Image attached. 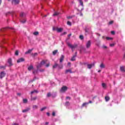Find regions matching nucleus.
<instances>
[{"label": "nucleus", "mask_w": 125, "mask_h": 125, "mask_svg": "<svg viewBox=\"0 0 125 125\" xmlns=\"http://www.w3.org/2000/svg\"><path fill=\"white\" fill-rule=\"evenodd\" d=\"M67 44L70 48H71V49H74V48H77L78 47V44H74V45L71 44L70 42H67Z\"/></svg>", "instance_id": "obj_1"}, {"label": "nucleus", "mask_w": 125, "mask_h": 125, "mask_svg": "<svg viewBox=\"0 0 125 125\" xmlns=\"http://www.w3.org/2000/svg\"><path fill=\"white\" fill-rule=\"evenodd\" d=\"M46 61H42V62H40V63L39 64V65L37 66V69H40V68H41V67H42V66L43 65H44V64H45L46 63Z\"/></svg>", "instance_id": "obj_2"}, {"label": "nucleus", "mask_w": 125, "mask_h": 125, "mask_svg": "<svg viewBox=\"0 0 125 125\" xmlns=\"http://www.w3.org/2000/svg\"><path fill=\"white\" fill-rule=\"evenodd\" d=\"M91 45V41L89 40L86 43V48H89Z\"/></svg>", "instance_id": "obj_3"}, {"label": "nucleus", "mask_w": 125, "mask_h": 125, "mask_svg": "<svg viewBox=\"0 0 125 125\" xmlns=\"http://www.w3.org/2000/svg\"><path fill=\"white\" fill-rule=\"evenodd\" d=\"M67 89H68L67 86H63L61 89V92H65Z\"/></svg>", "instance_id": "obj_4"}, {"label": "nucleus", "mask_w": 125, "mask_h": 125, "mask_svg": "<svg viewBox=\"0 0 125 125\" xmlns=\"http://www.w3.org/2000/svg\"><path fill=\"white\" fill-rule=\"evenodd\" d=\"M5 75H6V74L5 73V72H4V71L1 72L0 73V79H2V78H4V77H5Z\"/></svg>", "instance_id": "obj_5"}, {"label": "nucleus", "mask_w": 125, "mask_h": 125, "mask_svg": "<svg viewBox=\"0 0 125 125\" xmlns=\"http://www.w3.org/2000/svg\"><path fill=\"white\" fill-rule=\"evenodd\" d=\"M24 61H25V59L23 58H21L17 60V63H20L21 62H24Z\"/></svg>", "instance_id": "obj_6"}, {"label": "nucleus", "mask_w": 125, "mask_h": 125, "mask_svg": "<svg viewBox=\"0 0 125 125\" xmlns=\"http://www.w3.org/2000/svg\"><path fill=\"white\" fill-rule=\"evenodd\" d=\"M87 67H88V69H91V68H92V67H94V63H92L90 64H87Z\"/></svg>", "instance_id": "obj_7"}, {"label": "nucleus", "mask_w": 125, "mask_h": 125, "mask_svg": "<svg viewBox=\"0 0 125 125\" xmlns=\"http://www.w3.org/2000/svg\"><path fill=\"white\" fill-rule=\"evenodd\" d=\"M64 61V55H62L60 59V63H62Z\"/></svg>", "instance_id": "obj_8"}, {"label": "nucleus", "mask_w": 125, "mask_h": 125, "mask_svg": "<svg viewBox=\"0 0 125 125\" xmlns=\"http://www.w3.org/2000/svg\"><path fill=\"white\" fill-rule=\"evenodd\" d=\"M19 2V0H12V3H14V4H18Z\"/></svg>", "instance_id": "obj_9"}, {"label": "nucleus", "mask_w": 125, "mask_h": 125, "mask_svg": "<svg viewBox=\"0 0 125 125\" xmlns=\"http://www.w3.org/2000/svg\"><path fill=\"white\" fill-rule=\"evenodd\" d=\"M89 103H92V102L91 101H89L88 103H84L83 104L82 106L84 107V106H85L86 105H88Z\"/></svg>", "instance_id": "obj_10"}, {"label": "nucleus", "mask_w": 125, "mask_h": 125, "mask_svg": "<svg viewBox=\"0 0 125 125\" xmlns=\"http://www.w3.org/2000/svg\"><path fill=\"white\" fill-rule=\"evenodd\" d=\"M25 16H26V13H25L23 12H21V13H20L21 17H25Z\"/></svg>", "instance_id": "obj_11"}, {"label": "nucleus", "mask_w": 125, "mask_h": 125, "mask_svg": "<svg viewBox=\"0 0 125 125\" xmlns=\"http://www.w3.org/2000/svg\"><path fill=\"white\" fill-rule=\"evenodd\" d=\"M8 63L10 66H12V61L11 60V59H9L8 60Z\"/></svg>", "instance_id": "obj_12"}, {"label": "nucleus", "mask_w": 125, "mask_h": 125, "mask_svg": "<svg viewBox=\"0 0 125 125\" xmlns=\"http://www.w3.org/2000/svg\"><path fill=\"white\" fill-rule=\"evenodd\" d=\"M104 99H105L106 102H108V101H109V100H110V97H109L108 96H106L104 97Z\"/></svg>", "instance_id": "obj_13"}, {"label": "nucleus", "mask_w": 125, "mask_h": 125, "mask_svg": "<svg viewBox=\"0 0 125 125\" xmlns=\"http://www.w3.org/2000/svg\"><path fill=\"white\" fill-rule=\"evenodd\" d=\"M34 69V66L33 65H30L28 67V71H31V70H33Z\"/></svg>", "instance_id": "obj_14"}, {"label": "nucleus", "mask_w": 125, "mask_h": 125, "mask_svg": "<svg viewBox=\"0 0 125 125\" xmlns=\"http://www.w3.org/2000/svg\"><path fill=\"white\" fill-rule=\"evenodd\" d=\"M76 57H77V55H74L71 59V61H75L76 60Z\"/></svg>", "instance_id": "obj_15"}, {"label": "nucleus", "mask_w": 125, "mask_h": 125, "mask_svg": "<svg viewBox=\"0 0 125 125\" xmlns=\"http://www.w3.org/2000/svg\"><path fill=\"white\" fill-rule=\"evenodd\" d=\"M70 73V74H72L73 72L72 71V70L71 69H67L65 70V74H67V73Z\"/></svg>", "instance_id": "obj_16"}, {"label": "nucleus", "mask_w": 125, "mask_h": 125, "mask_svg": "<svg viewBox=\"0 0 125 125\" xmlns=\"http://www.w3.org/2000/svg\"><path fill=\"white\" fill-rule=\"evenodd\" d=\"M78 1L79 2L80 5L83 7V0H78Z\"/></svg>", "instance_id": "obj_17"}, {"label": "nucleus", "mask_w": 125, "mask_h": 125, "mask_svg": "<svg viewBox=\"0 0 125 125\" xmlns=\"http://www.w3.org/2000/svg\"><path fill=\"white\" fill-rule=\"evenodd\" d=\"M39 91L37 90H34L31 92V94H34V93H38Z\"/></svg>", "instance_id": "obj_18"}, {"label": "nucleus", "mask_w": 125, "mask_h": 125, "mask_svg": "<svg viewBox=\"0 0 125 125\" xmlns=\"http://www.w3.org/2000/svg\"><path fill=\"white\" fill-rule=\"evenodd\" d=\"M28 111H30V108H27L25 109H24L22 110L23 113H26V112H28Z\"/></svg>", "instance_id": "obj_19"}, {"label": "nucleus", "mask_w": 125, "mask_h": 125, "mask_svg": "<svg viewBox=\"0 0 125 125\" xmlns=\"http://www.w3.org/2000/svg\"><path fill=\"white\" fill-rule=\"evenodd\" d=\"M65 106L68 108L70 106V103L69 102H66L65 104Z\"/></svg>", "instance_id": "obj_20"}, {"label": "nucleus", "mask_w": 125, "mask_h": 125, "mask_svg": "<svg viewBox=\"0 0 125 125\" xmlns=\"http://www.w3.org/2000/svg\"><path fill=\"white\" fill-rule=\"evenodd\" d=\"M33 49H29L27 51H26L25 52L26 54H29V53H31V52H32V51L33 50Z\"/></svg>", "instance_id": "obj_21"}, {"label": "nucleus", "mask_w": 125, "mask_h": 125, "mask_svg": "<svg viewBox=\"0 0 125 125\" xmlns=\"http://www.w3.org/2000/svg\"><path fill=\"white\" fill-rule=\"evenodd\" d=\"M120 70L121 72H125V66H121L120 67Z\"/></svg>", "instance_id": "obj_22"}, {"label": "nucleus", "mask_w": 125, "mask_h": 125, "mask_svg": "<svg viewBox=\"0 0 125 125\" xmlns=\"http://www.w3.org/2000/svg\"><path fill=\"white\" fill-rule=\"evenodd\" d=\"M63 29L60 28H57V31L58 32V33H61V32H62Z\"/></svg>", "instance_id": "obj_23"}, {"label": "nucleus", "mask_w": 125, "mask_h": 125, "mask_svg": "<svg viewBox=\"0 0 125 125\" xmlns=\"http://www.w3.org/2000/svg\"><path fill=\"white\" fill-rule=\"evenodd\" d=\"M53 69H55V68H58V64L55 63V64L53 66Z\"/></svg>", "instance_id": "obj_24"}, {"label": "nucleus", "mask_w": 125, "mask_h": 125, "mask_svg": "<svg viewBox=\"0 0 125 125\" xmlns=\"http://www.w3.org/2000/svg\"><path fill=\"white\" fill-rule=\"evenodd\" d=\"M62 68H63V65L58 64V69H62Z\"/></svg>", "instance_id": "obj_25"}, {"label": "nucleus", "mask_w": 125, "mask_h": 125, "mask_svg": "<svg viewBox=\"0 0 125 125\" xmlns=\"http://www.w3.org/2000/svg\"><path fill=\"white\" fill-rule=\"evenodd\" d=\"M59 12H55L53 15V16H57V15H59Z\"/></svg>", "instance_id": "obj_26"}, {"label": "nucleus", "mask_w": 125, "mask_h": 125, "mask_svg": "<svg viewBox=\"0 0 125 125\" xmlns=\"http://www.w3.org/2000/svg\"><path fill=\"white\" fill-rule=\"evenodd\" d=\"M57 52H58V50H55L53 51V54L54 55H56V53H57Z\"/></svg>", "instance_id": "obj_27"}, {"label": "nucleus", "mask_w": 125, "mask_h": 125, "mask_svg": "<svg viewBox=\"0 0 125 125\" xmlns=\"http://www.w3.org/2000/svg\"><path fill=\"white\" fill-rule=\"evenodd\" d=\"M100 68H101L102 69H104V68H105V65H104V64L101 63V64L100 65Z\"/></svg>", "instance_id": "obj_28"}, {"label": "nucleus", "mask_w": 125, "mask_h": 125, "mask_svg": "<svg viewBox=\"0 0 125 125\" xmlns=\"http://www.w3.org/2000/svg\"><path fill=\"white\" fill-rule=\"evenodd\" d=\"M26 19H23L22 21H21V23H22V24H24V23H26Z\"/></svg>", "instance_id": "obj_29"}, {"label": "nucleus", "mask_w": 125, "mask_h": 125, "mask_svg": "<svg viewBox=\"0 0 125 125\" xmlns=\"http://www.w3.org/2000/svg\"><path fill=\"white\" fill-rule=\"evenodd\" d=\"M5 29H10L11 30H12L13 31H15V29H14V28L13 27H6Z\"/></svg>", "instance_id": "obj_30"}, {"label": "nucleus", "mask_w": 125, "mask_h": 125, "mask_svg": "<svg viewBox=\"0 0 125 125\" xmlns=\"http://www.w3.org/2000/svg\"><path fill=\"white\" fill-rule=\"evenodd\" d=\"M38 70H35L33 72V74L34 75H36V74H38Z\"/></svg>", "instance_id": "obj_31"}, {"label": "nucleus", "mask_w": 125, "mask_h": 125, "mask_svg": "<svg viewBox=\"0 0 125 125\" xmlns=\"http://www.w3.org/2000/svg\"><path fill=\"white\" fill-rule=\"evenodd\" d=\"M102 86L104 88H106V84H105V83H103Z\"/></svg>", "instance_id": "obj_32"}, {"label": "nucleus", "mask_w": 125, "mask_h": 125, "mask_svg": "<svg viewBox=\"0 0 125 125\" xmlns=\"http://www.w3.org/2000/svg\"><path fill=\"white\" fill-rule=\"evenodd\" d=\"M67 25H68V26H72V23L71 22H70L69 21H68L67 22Z\"/></svg>", "instance_id": "obj_33"}, {"label": "nucleus", "mask_w": 125, "mask_h": 125, "mask_svg": "<svg viewBox=\"0 0 125 125\" xmlns=\"http://www.w3.org/2000/svg\"><path fill=\"white\" fill-rule=\"evenodd\" d=\"M7 14H14V12H8L6 13V15H7Z\"/></svg>", "instance_id": "obj_34"}, {"label": "nucleus", "mask_w": 125, "mask_h": 125, "mask_svg": "<svg viewBox=\"0 0 125 125\" xmlns=\"http://www.w3.org/2000/svg\"><path fill=\"white\" fill-rule=\"evenodd\" d=\"M23 103H27V102H28V100L26 99H24L23 100Z\"/></svg>", "instance_id": "obj_35"}, {"label": "nucleus", "mask_w": 125, "mask_h": 125, "mask_svg": "<svg viewBox=\"0 0 125 125\" xmlns=\"http://www.w3.org/2000/svg\"><path fill=\"white\" fill-rule=\"evenodd\" d=\"M38 34H39V32H35L33 33V35H34V36H38Z\"/></svg>", "instance_id": "obj_36"}, {"label": "nucleus", "mask_w": 125, "mask_h": 125, "mask_svg": "<svg viewBox=\"0 0 125 125\" xmlns=\"http://www.w3.org/2000/svg\"><path fill=\"white\" fill-rule=\"evenodd\" d=\"M51 95V93H48V94H47V97H50Z\"/></svg>", "instance_id": "obj_37"}, {"label": "nucleus", "mask_w": 125, "mask_h": 125, "mask_svg": "<svg viewBox=\"0 0 125 125\" xmlns=\"http://www.w3.org/2000/svg\"><path fill=\"white\" fill-rule=\"evenodd\" d=\"M46 108V107H43L41 109V111H43V110H45Z\"/></svg>", "instance_id": "obj_38"}, {"label": "nucleus", "mask_w": 125, "mask_h": 125, "mask_svg": "<svg viewBox=\"0 0 125 125\" xmlns=\"http://www.w3.org/2000/svg\"><path fill=\"white\" fill-rule=\"evenodd\" d=\"M33 109H38V105H33Z\"/></svg>", "instance_id": "obj_39"}, {"label": "nucleus", "mask_w": 125, "mask_h": 125, "mask_svg": "<svg viewBox=\"0 0 125 125\" xmlns=\"http://www.w3.org/2000/svg\"><path fill=\"white\" fill-rule=\"evenodd\" d=\"M15 54L17 56L19 54V52H18V51H16Z\"/></svg>", "instance_id": "obj_40"}, {"label": "nucleus", "mask_w": 125, "mask_h": 125, "mask_svg": "<svg viewBox=\"0 0 125 125\" xmlns=\"http://www.w3.org/2000/svg\"><path fill=\"white\" fill-rule=\"evenodd\" d=\"M35 80H36V77H35V78L33 79V80H30V81H29V83H33V82H34V81H35Z\"/></svg>", "instance_id": "obj_41"}, {"label": "nucleus", "mask_w": 125, "mask_h": 125, "mask_svg": "<svg viewBox=\"0 0 125 125\" xmlns=\"http://www.w3.org/2000/svg\"><path fill=\"white\" fill-rule=\"evenodd\" d=\"M80 40H83V36L80 35Z\"/></svg>", "instance_id": "obj_42"}, {"label": "nucleus", "mask_w": 125, "mask_h": 125, "mask_svg": "<svg viewBox=\"0 0 125 125\" xmlns=\"http://www.w3.org/2000/svg\"><path fill=\"white\" fill-rule=\"evenodd\" d=\"M67 18V19H71V18H73V16H68Z\"/></svg>", "instance_id": "obj_43"}, {"label": "nucleus", "mask_w": 125, "mask_h": 125, "mask_svg": "<svg viewBox=\"0 0 125 125\" xmlns=\"http://www.w3.org/2000/svg\"><path fill=\"white\" fill-rule=\"evenodd\" d=\"M106 40L109 41V40H113V39L112 38H110V37H106Z\"/></svg>", "instance_id": "obj_44"}, {"label": "nucleus", "mask_w": 125, "mask_h": 125, "mask_svg": "<svg viewBox=\"0 0 125 125\" xmlns=\"http://www.w3.org/2000/svg\"><path fill=\"white\" fill-rule=\"evenodd\" d=\"M113 21H110L109 22L108 24L109 25H112V24H113Z\"/></svg>", "instance_id": "obj_45"}, {"label": "nucleus", "mask_w": 125, "mask_h": 125, "mask_svg": "<svg viewBox=\"0 0 125 125\" xmlns=\"http://www.w3.org/2000/svg\"><path fill=\"white\" fill-rule=\"evenodd\" d=\"M66 34H67V32H64L61 34V36H64V35H66Z\"/></svg>", "instance_id": "obj_46"}, {"label": "nucleus", "mask_w": 125, "mask_h": 125, "mask_svg": "<svg viewBox=\"0 0 125 125\" xmlns=\"http://www.w3.org/2000/svg\"><path fill=\"white\" fill-rule=\"evenodd\" d=\"M37 99V97H33L31 98V100H36Z\"/></svg>", "instance_id": "obj_47"}, {"label": "nucleus", "mask_w": 125, "mask_h": 125, "mask_svg": "<svg viewBox=\"0 0 125 125\" xmlns=\"http://www.w3.org/2000/svg\"><path fill=\"white\" fill-rule=\"evenodd\" d=\"M109 45H110V46L112 47V46H114V45H115V44H114V43H111V44H110Z\"/></svg>", "instance_id": "obj_48"}, {"label": "nucleus", "mask_w": 125, "mask_h": 125, "mask_svg": "<svg viewBox=\"0 0 125 125\" xmlns=\"http://www.w3.org/2000/svg\"><path fill=\"white\" fill-rule=\"evenodd\" d=\"M45 67H46L47 68L49 67V63H48L47 64H46Z\"/></svg>", "instance_id": "obj_49"}, {"label": "nucleus", "mask_w": 125, "mask_h": 125, "mask_svg": "<svg viewBox=\"0 0 125 125\" xmlns=\"http://www.w3.org/2000/svg\"><path fill=\"white\" fill-rule=\"evenodd\" d=\"M111 35H114L115 34V31H111Z\"/></svg>", "instance_id": "obj_50"}, {"label": "nucleus", "mask_w": 125, "mask_h": 125, "mask_svg": "<svg viewBox=\"0 0 125 125\" xmlns=\"http://www.w3.org/2000/svg\"><path fill=\"white\" fill-rule=\"evenodd\" d=\"M38 55V53H35L33 55V56H37Z\"/></svg>", "instance_id": "obj_51"}, {"label": "nucleus", "mask_w": 125, "mask_h": 125, "mask_svg": "<svg viewBox=\"0 0 125 125\" xmlns=\"http://www.w3.org/2000/svg\"><path fill=\"white\" fill-rule=\"evenodd\" d=\"M40 72H44V69H40Z\"/></svg>", "instance_id": "obj_52"}, {"label": "nucleus", "mask_w": 125, "mask_h": 125, "mask_svg": "<svg viewBox=\"0 0 125 125\" xmlns=\"http://www.w3.org/2000/svg\"><path fill=\"white\" fill-rule=\"evenodd\" d=\"M52 116H53L54 117V116H55V112H53L52 113Z\"/></svg>", "instance_id": "obj_53"}, {"label": "nucleus", "mask_w": 125, "mask_h": 125, "mask_svg": "<svg viewBox=\"0 0 125 125\" xmlns=\"http://www.w3.org/2000/svg\"><path fill=\"white\" fill-rule=\"evenodd\" d=\"M0 67L1 68V69H2V68L3 69V68H5V66H1Z\"/></svg>", "instance_id": "obj_54"}, {"label": "nucleus", "mask_w": 125, "mask_h": 125, "mask_svg": "<svg viewBox=\"0 0 125 125\" xmlns=\"http://www.w3.org/2000/svg\"><path fill=\"white\" fill-rule=\"evenodd\" d=\"M17 95H19V96H20L21 95V94L20 93H18Z\"/></svg>", "instance_id": "obj_55"}, {"label": "nucleus", "mask_w": 125, "mask_h": 125, "mask_svg": "<svg viewBox=\"0 0 125 125\" xmlns=\"http://www.w3.org/2000/svg\"><path fill=\"white\" fill-rule=\"evenodd\" d=\"M83 16V13L81 12L80 13V16Z\"/></svg>", "instance_id": "obj_56"}, {"label": "nucleus", "mask_w": 125, "mask_h": 125, "mask_svg": "<svg viewBox=\"0 0 125 125\" xmlns=\"http://www.w3.org/2000/svg\"><path fill=\"white\" fill-rule=\"evenodd\" d=\"M103 48H107V46H105V45H104L103 46Z\"/></svg>", "instance_id": "obj_57"}, {"label": "nucleus", "mask_w": 125, "mask_h": 125, "mask_svg": "<svg viewBox=\"0 0 125 125\" xmlns=\"http://www.w3.org/2000/svg\"><path fill=\"white\" fill-rule=\"evenodd\" d=\"M48 124H49V123H48V122H46V123H45V125H48Z\"/></svg>", "instance_id": "obj_58"}, {"label": "nucleus", "mask_w": 125, "mask_h": 125, "mask_svg": "<svg viewBox=\"0 0 125 125\" xmlns=\"http://www.w3.org/2000/svg\"><path fill=\"white\" fill-rule=\"evenodd\" d=\"M47 116H50V114L49 112H47Z\"/></svg>", "instance_id": "obj_59"}, {"label": "nucleus", "mask_w": 125, "mask_h": 125, "mask_svg": "<svg viewBox=\"0 0 125 125\" xmlns=\"http://www.w3.org/2000/svg\"><path fill=\"white\" fill-rule=\"evenodd\" d=\"M56 29L55 27H53V31H55Z\"/></svg>", "instance_id": "obj_60"}, {"label": "nucleus", "mask_w": 125, "mask_h": 125, "mask_svg": "<svg viewBox=\"0 0 125 125\" xmlns=\"http://www.w3.org/2000/svg\"><path fill=\"white\" fill-rule=\"evenodd\" d=\"M96 98V97H94L92 98V100H94V99H95Z\"/></svg>", "instance_id": "obj_61"}, {"label": "nucleus", "mask_w": 125, "mask_h": 125, "mask_svg": "<svg viewBox=\"0 0 125 125\" xmlns=\"http://www.w3.org/2000/svg\"><path fill=\"white\" fill-rule=\"evenodd\" d=\"M68 66H70V65H71V62H68Z\"/></svg>", "instance_id": "obj_62"}, {"label": "nucleus", "mask_w": 125, "mask_h": 125, "mask_svg": "<svg viewBox=\"0 0 125 125\" xmlns=\"http://www.w3.org/2000/svg\"><path fill=\"white\" fill-rule=\"evenodd\" d=\"M13 125H18V124L17 123H14Z\"/></svg>", "instance_id": "obj_63"}, {"label": "nucleus", "mask_w": 125, "mask_h": 125, "mask_svg": "<svg viewBox=\"0 0 125 125\" xmlns=\"http://www.w3.org/2000/svg\"><path fill=\"white\" fill-rule=\"evenodd\" d=\"M66 99H70L69 97H66Z\"/></svg>", "instance_id": "obj_64"}]
</instances>
